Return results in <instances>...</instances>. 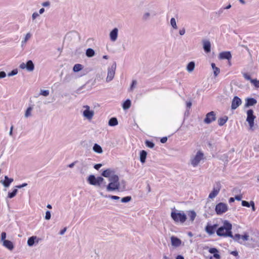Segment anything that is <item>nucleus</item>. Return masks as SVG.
Instances as JSON below:
<instances>
[{
  "mask_svg": "<svg viewBox=\"0 0 259 259\" xmlns=\"http://www.w3.org/2000/svg\"><path fill=\"white\" fill-rule=\"evenodd\" d=\"M18 192L17 188L15 189L12 192H9L8 195V198H12L14 197Z\"/></svg>",
  "mask_w": 259,
  "mask_h": 259,
  "instance_id": "obj_36",
  "label": "nucleus"
},
{
  "mask_svg": "<svg viewBox=\"0 0 259 259\" xmlns=\"http://www.w3.org/2000/svg\"><path fill=\"white\" fill-rule=\"evenodd\" d=\"M241 203H242V206H245L247 207H249L251 205V201L250 202V203H249L248 202H247L246 201L243 200V201H242Z\"/></svg>",
  "mask_w": 259,
  "mask_h": 259,
  "instance_id": "obj_45",
  "label": "nucleus"
},
{
  "mask_svg": "<svg viewBox=\"0 0 259 259\" xmlns=\"http://www.w3.org/2000/svg\"><path fill=\"white\" fill-rule=\"evenodd\" d=\"M118 123L117 118L115 117H112L109 119L108 124L111 126H114L117 125Z\"/></svg>",
  "mask_w": 259,
  "mask_h": 259,
  "instance_id": "obj_30",
  "label": "nucleus"
},
{
  "mask_svg": "<svg viewBox=\"0 0 259 259\" xmlns=\"http://www.w3.org/2000/svg\"><path fill=\"white\" fill-rule=\"evenodd\" d=\"M6 233L5 232H2L1 234V241L3 242L6 240Z\"/></svg>",
  "mask_w": 259,
  "mask_h": 259,
  "instance_id": "obj_51",
  "label": "nucleus"
},
{
  "mask_svg": "<svg viewBox=\"0 0 259 259\" xmlns=\"http://www.w3.org/2000/svg\"><path fill=\"white\" fill-rule=\"evenodd\" d=\"M186 106H187V108H190L191 106H192V103L191 102L189 101V102H187L186 103Z\"/></svg>",
  "mask_w": 259,
  "mask_h": 259,
  "instance_id": "obj_64",
  "label": "nucleus"
},
{
  "mask_svg": "<svg viewBox=\"0 0 259 259\" xmlns=\"http://www.w3.org/2000/svg\"><path fill=\"white\" fill-rule=\"evenodd\" d=\"M215 210L217 214L221 215L228 210V206L225 203L220 202L216 205Z\"/></svg>",
  "mask_w": 259,
  "mask_h": 259,
  "instance_id": "obj_9",
  "label": "nucleus"
},
{
  "mask_svg": "<svg viewBox=\"0 0 259 259\" xmlns=\"http://www.w3.org/2000/svg\"><path fill=\"white\" fill-rule=\"evenodd\" d=\"M255 118L256 117L253 115V111L252 109L247 110L246 121L248 122L249 125V128L251 130H254V120Z\"/></svg>",
  "mask_w": 259,
  "mask_h": 259,
  "instance_id": "obj_6",
  "label": "nucleus"
},
{
  "mask_svg": "<svg viewBox=\"0 0 259 259\" xmlns=\"http://www.w3.org/2000/svg\"><path fill=\"white\" fill-rule=\"evenodd\" d=\"M51 212L50 211H47L46 212L45 219L47 220H49L51 219Z\"/></svg>",
  "mask_w": 259,
  "mask_h": 259,
  "instance_id": "obj_49",
  "label": "nucleus"
},
{
  "mask_svg": "<svg viewBox=\"0 0 259 259\" xmlns=\"http://www.w3.org/2000/svg\"><path fill=\"white\" fill-rule=\"evenodd\" d=\"M110 183L106 186V190L108 192L114 191H122L125 189V182L122 181L120 183L119 181L118 176H113L109 180Z\"/></svg>",
  "mask_w": 259,
  "mask_h": 259,
  "instance_id": "obj_2",
  "label": "nucleus"
},
{
  "mask_svg": "<svg viewBox=\"0 0 259 259\" xmlns=\"http://www.w3.org/2000/svg\"><path fill=\"white\" fill-rule=\"evenodd\" d=\"M77 162V161H75L71 163H70V164H69L68 165V166L70 168H72L75 164V163H76Z\"/></svg>",
  "mask_w": 259,
  "mask_h": 259,
  "instance_id": "obj_60",
  "label": "nucleus"
},
{
  "mask_svg": "<svg viewBox=\"0 0 259 259\" xmlns=\"http://www.w3.org/2000/svg\"><path fill=\"white\" fill-rule=\"evenodd\" d=\"M204 249H208V251L209 253L213 254V257L216 259H220L221 256L218 253L219 251L218 250L215 248H209L208 246H205L204 247Z\"/></svg>",
  "mask_w": 259,
  "mask_h": 259,
  "instance_id": "obj_18",
  "label": "nucleus"
},
{
  "mask_svg": "<svg viewBox=\"0 0 259 259\" xmlns=\"http://www.w3.org/2000/svg\"><path fill=\"white\" fill-rule=\"evenodd\" d=\"M203 153L199 151L197 152L195 156L191 158V163L194 167H196L200 163V161L203 159Z\"/></svg>",
  "mask_w": 259,
  "mask_h": 259,
  "instance_id": "obj_7",
  "label": "nucleus"
},
{
  "mask_svg": "<svg viewBox=\"0 0 259 259\" xmlns=\"http://www.w3.org/2000/svg\"><path fill=\"white\" fill-rule=\"evenodd\" d=\"M37 239L36 243H38L39 239L36 236H33L28 238L27 240V244L29 246H32L35 242V241Z\"/></svg>",
  "mask_w": 259,
  "mask_h": 259,
  "instance_id": "obj_24",
  "label": "nucleus"
},
{
  "mask_svg": "<svg viewBox=\"0 0 259 259\" xmlns=\"http://www.w3.org/2000/svg\"><path fill=\"white\" fill-rule=\"evenodd\" d=\"M241 104V99L237 97V96H235L233 100H232V104H231V109L232 110H235L236 109L237 107H239V106Z\"/></svg>",
  "mask_w": 259,
  "mask_h": 259,
  "instance_id": "obj_16",
  "label": "nucleus"
},
{
  "mask_svg": "<svg viewBox=\"0 0 259 259\" xmlns=\"http://www.w3.org/2000/svg\"><path fill=\"white\" fill-rule=\"evenodd\" d=\"M132 197L131 196H126L122 198L121 200V201L123 203H126L130 201Z\"/></svg>",
  "mask_w": 259,
  "mask_h": 259,
  "instance_id": "obj_41",
  "label": "nucleus"
},
{
  "mask_svg": "<svg viewBox=\"0 0 259 259\" xmlns=\"http://www.w3.org/2000/svg\"><path fill=\"white\" fill-rule=\"evenodd\" d=\"M213 70V74L215 77L217 76L218 74L220 73V70L218 67H215Z\"/></svg>",
  "mask_w": 259,
  "mask_h": 259,
  "instance_id": "obj_46",
  "label": "nucleus"
},
{
  "mask_svg": "<svg viewBox=\"0 0 259 259\" xmlns=\"http://www.w3.org/2000/svg\"><path fill=\"white\" fill-rule=\"evenodd\" d=\"M145 144H146V146H147L150 148H152L154 147V144L153 142L149 141H146L145 142Z\"/></svg>",
  "mask_w": 259,
  "mask_h": 259,
  "instance_id": "obj_43",
  "label": "nucleus"
},
{
  "mask_svg": "<svg viewBox=\"0 0 259 259\" xmlns=\"http://www.w3.org/2000/svg\"><path fill=\"white\" fill-rule=\"evenodd\" d=\"M93 150L98 153H102L103 152L102 147L98 144H95L93 148Z\"/></svg>",
  "mask_w": 259,
  "mask_h": 259,
  "instance_id": "obj_32",
  "label": "nucleus"
},
{
  "mask_svg": "<svg viewBox=\"0 0 259 259\" xmlns=\"http://www.w3.org/2000/svg\"><path fill=\"white\" fill-rule=\"evenodd\" d=\"M19 67L22 69H26L28 71L32 72L34 69V65L31 60H29L26 63L24 62L21 63Z\"/></svg>",
  "mask_w": 259,
  "mask_h": 259,
  "instance_id": "obj_10",
  "label": "nucleus"
},
{
  "mask_svg": "<svg viewBox=\"0 0 259 259\" xmlns=\"http://www.w3.org/2000/svg\"><path fill=\"white\" fill-rule=\"evenodd\" d=\"M101 166H102L101 164H96L94 165V168L98 170Z\"/></svg>",
  "mask_w": 259,
  "mask_h": 259,
  "instance_id": "obj_58",
  "label": "nucleus"
},
{
  "mask_svg": "<svg viewBox=\"0 0 259 259\" xmlns=\"http://www.w3.org/2000/svg\"><path fill=\"white\" fill-rule=\"evenodd\" d=\"M32 110V107H28L25 112V117H28L30 116L31 115V112Z\"/></svg>",
  "mask_w": 259,
  "mask_h": 259,
  "instance_id": "obj_40",
  "label": "nucleus"
},
{
  "mask_svg": "<svg viewBox=\"0 0 259 259\" xmlns=\"http://www.w3.org/2000/svg\"><path fill=\"white\" fill-rule=\"evenodd\" d=\"M185 29L184 28H183L182 29L179 30V34L181 35H183L185 33Z\"/></svg>",
  "mask_w": 259,
  "mask_h": 259,
  "instance_id": "obj_56",
  "label": "nucleus"
},
{
  "mask_svg": "<svg viewBox=\"0 0 259 259\" xmlns=\"http://www.w3.org/2000/svg\"><path fill=\"white\" fill-rule=\"evenodd\" d=\"M218 225L216 224L213 226H211L209 224H207V225L206 226L205 228V230L207 234L211 235L214 234L215 230L216 229Z\"/></svg>",
  "mask_w": 259,
  "mask_h": 259,
  "instance_id": "obj_19",
  "label": "nucleus"
},
{
  "mask_svg": "<svg viewBox=\"0 0 259 259\" xmlns=\"http://www.w3.org/2000/svg\"><path fill=\"white\" fill-rule=\"evenodd\" d=\"M108 197L111 198L112 199H114V200H118L120 198L119 197L117 196H114V195H109L108 196Z\"/></svg>",
  "mask_w": 259,
  "mask_h": 259,
  "instance_id": "obj_53",
  "label": "nucleus"
},
{
  "mask_svg": "<svg viewBox=\"0 0 259 259\" xmlns=\"http://www.w3.org/2000/svg\"><path fill=\"white\" fill-rule=\"evenodd\" d=\"M83 108H84L82 112L83 116L87 119L91 120L94 115V111L90 110V107L88 105L83 106Z\"/></svg>",
  "mask_w": 259,
  "mask_h": 259,
  "instance_id": "obj_8",
  "label": "nucleus"
},
{
  "mask_svg": "<svg viewBox=\"0 0 259 259\" xmlns=\"http://www.w3.org/2000/svg\"><path fill=\"white\" fill-rule=\"evenodd\" d=\"M232 226L228 221H225L223 223V226L220 227L217 231V234L219 236L230 237L233 239L235 241L242 244L240 241V235L236 234L233 235L231 230Z\"/></svg>",
  "mask_w": 259,
  "mask_h": 259,
  "instance_id": "obj_1",
  "label": "nucleus"
},
{
  "mask_svg": "<svg viewBox=\"0 0 259 259\" xmlns=\"http://www.w3.org/2000/svg\"><path fill=\"white\" fill-rule=\"evenodd\" d=\"M88 168V165L85 161H81L80 163V165L78 167L80 173L82 175H84L87 173Z\"/></svg>",
  "mask_w": 259,
  "mask_h": 259,
  "instance_id": "obj_14",
  "label": "nucleus"
},
{
  "mask_svg": "<svg viewBox=\"0 0 259 259\" xmlns=\"http://www.w3.org/2000/svg\"><path fill=\"white\" fill-rule=\"evenodd\" d=\"M250 206H251V208H252V210L253 211H255V206H254V203L253 201H251V205Z\"/></svg>",
  "mask_w": 259,
  "mask_h": 259,
  "instance_id": "obj_59",
  "label": "nucleus"
},
{
  "mask_svg": "<svg viewBox=\"0 0 259 259\" xmlns=\"http://www.w3.org/2000/svg\"><path fill=\"white\" fill-rule=\"evenodd\" d=\"M18 73V71L17 69H14L11 72L8 73V75L9 76H11L15 75Z\"/></svg>",
  "mask_w": 259,
  "mask_h": 259,
  "instance_id": "obj_48",
  "label": "nucleus"
},
{
  "mask_svg": "<svg viewBox=\"0 0 259 259\" xmlns=\"http://www.w3.org/2000/svg\"><path fill=\"white\" fill-rule=\"evenodd\" d=\"M170 216L176 223L183 224L187 220V215L183 211L178 210L172 211Z\"/></svg>",
  "mask_w": 259,
  "mask_h": 259,
  "instance_id": "obj_3",
  "label": "nucleus"
},
{
  "mask_svg": "<svg viewBox=\"0 0 259 259\" xmlns=\"http://www.w3.org/2000/svg\"><path fill=\"white\" fill-rule=\"evenodd\" d=\"M170 25L172 27V28L175 29H176L178 28L177 23L176 19L174 18H172L170 19Z\"/></svg>",
  "mask_w": 259,
  "mask_h": 259,
  "instance_id": "obj_39",
  "label": "nucleus"
},
{
  "mask_svg": "<svg viewBox=\"0 0 259 259\" xmlns=\"http://www.w3.org/2000/svg\"><path fill=\"white\" fill-rule=\"evenodd\" d=\"M156 14L154 12H147L144 13L142 16V19L144 21H147L149 19L151 16H154Z\"/></svg>",
  "mask_w": 259,
  "mask_h": 259,
  "instance_id": "obj_25",
  "label": "nucleus"
},
{
  "mask_svg": "<svg viewBox=\"0 0 259 259\" xmlns=\"http://www.w3.org/2000/svg\"><path fill=\"white\" fill-rule=\"evenodd\" d=\"M31 37V34L29 32L27 33L25 37L24 40L22 41V45H23L24 44H25L28 40H29L30 37Z\"/></svg>",
  "mask_w": 259,
  "mask_h": 259,
  "instance_id": "obj_38",
  "label": "nucleus"
},
{
  "mask_svg": "<svg viewBox=\"0 0 259 259\" xmlns=\"http://www.w3.org/2000/svg\"><path fill=\"white\" fill-rule=\"evenodd\" d=\"M66 228H64L63 229H62V230L60 231V232H59V234L61 235H63L65 232L66 231Z\"/></svg>",
  "mask_w": 259,
  "mask_h": 259,
  "instance_id": "obj_61",
  "label": "nucleus"
},
{
  "mask_svg": "<svg viewBox=\"0 0 259 259\" xmlns=\"http://www.w3.org/2000/svg\"><path fill=\"white\" fill-rule=\"evenodd\" d=\"M27 185V183H23L22 185L16 186V188L20 189V188H22L23 187H24L26 186Z\"/></svg>",
  "mask_w": 259,
  "mask_h": 259,
  "instance_id": "obj_54",
  "label": "nucleus"
},
{
  "mask_svg": "<svg viewBox=\"0 0 259 259\" xmlns=\"http://www.w3.org/2000/svg\"><path fill=\"white\" fill-rule=\"evenodd\" d=\"M219 58L220 59H227L230 60L232 58V55L230 52H223L220 53Z\"/></svg>",
  "mask_w": 259,
  "mask_h": 259,
  "instance_id": "obj_21",
  "label": "nucleus"
},
{
  "mask_svg": "<svg viewBox=\"0 0 259 259\" xmlns=\"http://www.w3.org/2000/svg\"><path fill=\"white\" fill-rule=\"evenodd\" d=\"M249 238V236L247 234H245L243 235H240V241H241L242 243L243 242L248 240Z\"/></svg>",
  "mask_w": 259,
  "mask_h": 259,
  "instance_id": "obj_37",
  "label": "nucleus"
},
{
  "mask_svg": "<svg viewBox=\"0 0 259 259\" xmlns=\"http://www.w3.org/2000/svg\"><path fill=\"white\" fill-rule=\"evenodd\" d=\"M231 254L235 256H237L238 255V252L237 251L235 250V251H233L231 252Z\"/></svg>",
  "mask_w": 259,
  "mask_h": 259,
  "instance_id": "obj_62",
  "label": "nucleus"
},
{
  "mask_svg": "<svg viewBox=\"0 0 259 259\" xmlns=\"http://www.w3.org/2000/svg\"><path fill=\"white\" fill-rule=\"evenodd\" d=\"M131 106V101L129 99H127L122 105V108L124 110L128 109Z\"/></svg>",
  "mask_w": 259,
  "mask_h": 259,
  "instance_id": "obj_33",
  "label": "nucleus"
},
{
  "mask_svg": "<svg viewBox=\"0 0 259 259\" xmlns=\"http://www.w3.org/2000/svg\"><path fill=\"white\" fill-rule=\"evenodd\" d=\"M167 140V137H163L160 140V142L162 143H165L166 142Z\"/></svg>",
  "mask_w": 259,
  "mask_h": 259,
  "instance_id": "obj_57",
  "label": "nucleus"
},
{
  "mask_svg": "<svg viewBox=\"0 0 259 259\" xmlns=\"http://www.w3.org/2000/svg\"><path fill=\"white\" fill-rule=\"evenodd\" d=\"M215 113L214 111H211L206 114V117L204 120V122L205 123L209 124L211 122L215 121Z\"/></svg>",
  "mask_w": 259,
  "mask_h": 259,
  "instance_id": "obj_12",
  "label": "nucleus"
},
{
  "mask_svg": "<svg viewBox=\"0 0 259 259\" xmlns=\"http://www.w3.org/2000/svg\"><path fill=\"white\" fill-rule=\"evenodd\" d=\"M221 188V184L220 182L215 184V185L213 188V190L209 194L208 197L210 199H213L215 197L219 194Z\"/></svg>",
  "mask_w": 259,
  "mask_h": 259,
  "instance_id": "obj_11",
  "label": "nucleus"
},
{
  "mask_svg": "<svg viewBox=\"0 0 259 259\" xmlns=\"http://www.w3.org/2000/svg\"><path fill=\"white\" fill-rule=\"evenodd\" d=\"M203 42V48L204 51L208 53L210 52L211 48V44L209 40H204L202 41Z\"/></svg>",
  "mask_w": 259,
  "mask_h": 259,
  "instance_id": "obj_22",
  "label": "nucleus"
},
{
  "mask_svg": "<svg viewBox=\"0 0 259 259\" xmlns=\"http://www.w3.org/2000/svg\"><path fill=\"white\" fill-rule=\"evenodd\" d=\"M83 69V66L81 64H76L74 65L73 68L74 72H76L81 70Z\"/></svg>",
  "mask_w": 259,
  "mask_h": 259,
  "instance_id": "obj_34",
  "label": "nucleus"
},
{
  "mask_svg": "<svg viewBox=\"0 0 259 259\" xmlns=\"http://www.w3.org/2000/svg\"><path fill=\"white\" fill-rule=\"evenodd\" d=\"M102 176L105 178H108L109 180L113 176H118L115 174V171L111 168H108L104 170L102 173Z\"/></svg>",
  "mask_w": 259,
  "mask_h": 259,
  "instance_id": "obj_13",
  "label": "nucleus"
},
{
  "mask_svg": "<svg viewBox=\"0 0 259 259\" xmlns=\"http://www.w3.org/2000/svg\"><path fill=\"white\" fill-rule=\"evenodd\" d=\"M170 240H171V245H172V246H173L174 247L180 246L182 243L181 240L180 239H179L178 238H177L174 236H172L170 237Z\"/></svg>",
  "mask_w": 259,
  "mask_h": 259,
  "instance_id": "obj_20",
  "label": "nucleus"
},
{
  "mask_svg": "<svg viewBox=\"0 0 259 259\" xmlns=\"http://www.w3.org/2000/svg\"><path fill=\"white\" fill-rule=\"evenodd\" d=\"M14 181L13 178H9L7 176H5L4 180H1L0 183L5 187L8 188L10 184Z\"/></svg>",
  "mask_w": 259,
  "mask_h": 259,
  "instance_id": "obj_17",
  "label": "nucleus"
},
{
  "mask_svg": "<svg viewBox=\"0 0 259 259\" xmlns=\"http://www.w3.org/2000/svg\"><path fill=\"white\" fill-rule=\"evenodd\" d=\"M39 14L37 12H34L32 15V19L33 20H34L37 17H38Z\"/></svg>",
  "mask_w": 259,
  "mask_h": 259,
  "instance_id": "obj_52",
  "label": "nucleus"
},
{
  "mask_svg": "<svg viewBox=\"0 0 259 259\" xmlns=\"http://www.w3.org/2000/svg\"><path fill=\"white\" fill-rule=\"evenodd\" d=\"M243 75L244 78L246 79V80H250V81L251 80H253L251 78L250 75H248L247 73H243Z\"/></svg>",
  "mask_w": 259,
  "mask_h": 259,
  "instance_id": "obj_50",
  "label": "nucleus"
},
{
  "mask_svg": "<svg viewBox=\"0 0 259 259\" xmlns=\"http://www.w3.org/2000/svg\"><path fill=\"white\" fill-rule=\"evenodd\" d=\"M251 82L253 83L254 85L256 88H259V80L256 79L251 80Z\"/></svg>",
  "mask_w": 259,
  "mask_h": 259,
  "instance_id": "obj_47",
  "label": "nucleus"
},
{
  "mask_svg": "<svg viewBox=\"0 0 259 259\" xmlns=\"http://www.w3.org/2000/svg\"><path fill=\"white\" fill-rule=\"evenodd\" d=\"M246 102L245 103V106L246 107H249L251 106H253L255 104H256L257 103V101L255 99H254V98H247L246 100Z\"/></svg>",
  "mask_w": 259,
  "mask_h": 259,
  "instance_id": "obj_26",
  "label": "nucleus"
},
{
  "mask_svg": "<svg viewBox=\"0 0 259 259\" xmlns=\"http://www.w3.org/2000/svg\"><path fill=\"white\" fill-rule=\"evenodd\" d=\"M6 76V73L4 71L0 72V78H3Z\"/></svg>",
  "mask_w": 259,
  "mask_h": 259,
  "instance_id": "obj_55",
  "label": "nucleus"
},
{
  "mask_svg": "<svg viewBox=\"0 0 259 259\" xmlns=\"http://www.w3.org/2000/svg\"><path fill=\"white\" fill-rule=\"evenodd\" d=\"M147 152L145 150H142L140 152V161L142 163H144L145 162L146 157H147Z\"/></svg>",
  "mask_w": 259,
  "mask_h": 259,
  "instance_id": "obj_29",
  "label": "nucleus"
},
{
  "mask_svg": "<svg viewBox=\"0 0 259 259\" xmlns=\"http://www.w3.org/2000/svg\"><path fill=\"white\" fill-rule=\"evenodd\" d=\"M195 66V62L191 61L188 64L186 67V69L188 72H192L194 70Z\"/></svg>",
  "mask_w": 259,
  "mask_h": 259,
  "instance_id": "obj_27",
  "label": "nucleus"
},
{
  "mask_svg": "<svg viewBox=\"0 0 259 259\" xmlns=\"http://www.w3.org/2000/svg\"><path fill=\"white\" fill-rule=\"evenodd\" d=\"M3 245L10 250H12L14 248L13 243L12 242L8 240L4 241L3 242Z\"/></svg>",
  "mask_w": 259,
  "mask_h": 259,
  "instance_id": "obj_23",
  "label": "nucleus"
},
{
  "mask_svg": "<svg viewBox=\"0 0 259 259\" xmlns=\"http://www.w3.org/2000/svg\"><path fill=\"white\" fill-rule=\"evenodd\" d=\"M118 29L117 28L113 29L109 33V37L110 40L112 42H115L118 37Z\"/></svg>",
  "mask_w": 259,
  "mask_h": 259,
  "instance_id": "obj_15",
  "label": "nucleus"
},
{
  "mask_svg": "<svg viewBox=\"0 0 259 259\" xmlns=\"http://www.w3.org/2000/svg\"><path fill=\"white\" fill-rule=\"evenodd\" d=\"M104 179L101 177L96 178L94 175H90L88 178V182L91 185L102 187V183Z\"/></svg>",
  "mask_w": 259,
  "mask_h": 259,
  "instance_id": "obj_4",
  "label": "nucleus"
},
{
  "mask_svg": "<svg viewBox=\"0 0 259 259\" xmlns=\"http://www.w3.org/2000/svg\"><path fill=\"white\" fill-rule=\"evenodd\" d=\"M188 215L190 221L193 222L196 217V213L194 210H190L188 211Z\"/></svg>",
  "mask_w": 259,
  "mask_h": 259,
  "instance_id": "obj_28",
  "label": "nucleus"
},
{
  "mask_svg": "<svg viewBox=\"0 0 259 259\" xmlns=\"http://www.w3.org/2000/svg\"><path fill=\"white\" fill-rule=\"evenodd\" d=\"M242 196L240 195H236L235 197V199L238 201H240L241 200Z\"/></svg>",
  "mask_w": 259,
  "mask_h": 259,
  "instance_id": "obj_63",
  "label": "nucleus"
},
{
  "mask_svg": "<svg viewBox=\"0 0 259 259\" xmlns=\"http://www.w3.org/2000/svg\"><path fill=\"white\" fill-rule=\"evenodd\" d=\"M116 68V64L114 62L113 64L108 68L107 76L106 79L107 82L111 81L114 77L115 70Z\"/></svg>",
  "mask_w": 259,
  "mask_h": 259,
  "instance_id": "obj_5",
  "label": "nucleus"
},
{
  "mask_svg": "<svg viewBox=\"0 0 259 259\" xmlns=\"http://www.w3.org/2000/svg\"><path fill=\"white\" fill-rule=\"evenodd\" d=\"M49 90H40V95L47 97L49 95Z\"/></svg>",
  "mask_w": 259,
  "mask_h": 259,
  "instance_id": "obj_42",
  "label": "nucleus"
},
{
  "mask_svg": "<svg viewBox=\"0 0 259 259\" xmlns=\"http://www.w3.org/2000/svg\"><path fill=\"white\" fill-rule=\"evenodd\" d=\"M228 120V117L224 116V117L220 118L218 119V124L220 126H222L227 122Z\"/></svg>",
  "mask_w": 259,
  "mask_h": 259,
  "instance_id": "obj_35",
  "label": "nucleus"
},
{
  "mask_svg": "<svg viewBox=\"0 0 259 259\" xmlns=\"http://www.w3.org/2000/svg\"><path fill=\"white\" fill-rule=\"evenodd\" d=\"M137 84V82L136 80H133L132 83L130 88V91H132L134 90V89L135 88Z\"/></svg>",
  "mask_w": 259,
  "mask_h": 259,
  "instance_id": "obj_44",
  "label": "nucleus"
},
{
  "mask_svg": "<svg viewBox=\"0 0 259 259\" xmlns=\"http://www.w3.org/2000/svg\"><path fill=\"white\" fill-rule=\"evenodd\" d=\"M85 55L88 57L91 58L95 56V53L93 49L89 48L86 50Z\"/></svg>",
  "mask_w": 259,
  "mask_h": 259,
  "instance_id": "obj_31",
  "label": "nucleus"
}]
</instances>
